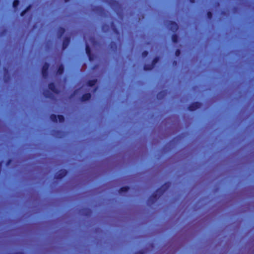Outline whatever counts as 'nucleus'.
Segmentation results:
<instances>
[{
    "label": "nucleus",
    "mask_w": 254,
    "mask_h": 254,
    "mask_svg": "<svg viewBox=\"0 0 254 254\" xmlns=\"http://www.w3.org/2000/svg\"><path fill=\"white\" fill-rule=\"evenodd\" d=\"M165 187L162 186V187L158 189L150 196L148 199L149 203L150 204H154L157 200V199L164 194L166 190L169 186V184H167V183H165Z\"/></svg>",
    "instance_id": "1"
},
{
    "label": "nucleus",
    "mask_w": 254,
    "mask_h": 254,
    "mask_svg": "<svg viewBox=\"0 0 254 254\" xmlns=\"http://www.w3.org/2000/svg\"><path fill=\"white\" fill-rule=\"evenodd\" d=\"M51 120L54 122L62 123L64 121V117L62 115H52L50 117Z\"/></svg>",
    "instance_id": "2"
},
{
    "label": "nucleus",
    "mask_w": 254,
    "mask_h": 254,
    "mask_svg": "<svg viewBox=\"0 0 254 254\" xmlns=\"http://www.w3.org/2000/svg\"><path fill=\"white\" fill-rule=\"evenodd\" d=\"M67 173V170L65 169H61L56 173L55 175V178L57 179H61L65 177Z\"/></svg>",
    "instance_id": "3"
},
{
    "label": "nucleus",
    "mask_w": 254,
    "mask_h": 254,
    "mask_svg": "<svg viewBox=\"0 0 254 254\" xmlns=\"http://www.w3.org/2000/svg\"><path fill=\"white\" fill-rule=\"evenodd\" d=\"M168 27L172 31L175 32L178 29V26L176 22L170 21L167 25Z\"/></svg>",
    "instance_id": "4"
},
{
    "label": "nucleus",
    "mask_w": 254,
    "mask_h": 254,
    "mask_svg": "<svg viewBox=\"0 0 254 254\" xmlns=\"http://www.w3.org/2000/svg\"><path fill=\"white\" fill-rule=\"evenodd\" d=\"M158 58H155L153 60V61H152V64L149 65H145L144 66V69L145 70H151L152 69L154 65L158 62Z\"/></svg>",
    "instance_id": "5"
},
{
    "label": "nucleus",
    "mask_w": 254,
    "mask_h": 254,
    "mask_svg": "<svg viewBox=\"0 0 254 254\" xmlns=\"http://www.w3.org/2000/svg\"><path fill=\"white\" fill-rule=\"evenodd\" d=\"M48 68H49V64L47 63H45L44 64V65L42 67V75L44 78H46L47 77V75H48L47 70H48Z\"/></svg>",
    "instance_id": "6"
},
{
    "label": "nucleus",
    "mask_w": 254,
    "mask_h": 254,
    "mask_svg": "<svg viewBox=\"0 0 254 254\" xmlns=\"http://www.w3.org/2000/svg\"><path fill=\"white\" fill-rule=\"evenodd\" d=\"M85 51H86V53L87 55V56H88V57L89 58V60L90 61H93V58H92V55H91V50H90V48L89 46L88 45V42L87 41L86 42Z\"/></svg>",
    "instance_id": "7"
},
{
    "label": "nucleus",
    "mask_w": 254,
    "mask_h": 254,
    "mask_svg": "<svg viewBox=\"0 0 254 254\" xmlns=\"http://www.w3.org/2000/svg\"><path fill=\"white\" fill-rule=\"evenodd\" d=\"M201 104L198 102H196L191 105L189 107V110L190 111H194L200 108Z\"/></svg>",
    "instance_id": "8"
},
{
    "label": "nucleus",
    "mask_w": 254,
    "mask_h": 254,
    "mask_svg": "<svg viewBox=\"0 0 254 254\" xmlns=\"http://www.w3.org/2000/svg\"><path fill=\"white\" fill-rule=\"evenodd\" d=\"M49 88L54 93H58L59 91L54 83L49 84Z\"/></svg>",
    "instance_id": "9"
},
{
    "label": "nucleus",
    "mask_w": 254,
    "mask_h": 254,
    "mask_svg": "<svg viewBox=\"0 0 254 254\" xmlns=\"http://www.w3.org/2000/svg\"><path fill=\"white\" fill-rule=\"evenodd\" d=\"M70 39L68 38H66L64 39L63 43V50L65 49L68 45Z\"/></svg>",
    "instance_id": "10"
},
{
    "label": "nucleus",
    "mask_w": 254,
    "mask_h": 254,
    "mask_svg": "<svg viewBox=\"0 0 254 254\" xmlns=\"http://www.w3.org/2000/svg\"><path fill=\"white\" fill-rule=\"evenodd\" d=\"M91 98V95L90 93L84 94L81 98V100L83 101H86L89 100Z\"/></svg>",
    "instance_id": "11"
},
{
    "label": "nucleus",
    "mask_w": 254,
    "mask_h": 254,
    "mask_svg": "<svg viewBox=\"0 0 254 254\" xmlns=\"http://www.w3.org/2000/svg\"><path fill=\"white\" fill-rule=\"evenodd\" d=\"M96 82H97V81L96 80H90L88 82L86 86L88 88L92 87L96 84Z\"/></svg>",
    "instance_id": "12"
},
{
    "label": "nucleus",
    "mask_w": 254,
    "mask_h": 254,
    "mask_svg": "<svg viewBox=\"0 0 254 254\" xmlns=\"http://www.w3.org/2000/svg\"><path fill=\"white\" fill-rule=\"evenodd\" d=\"M129 190V187H128V186H124V187H121L120 189V190H119V192L120 193L125 192Z\"/></svg>",
    "instance_id": "13"
},
{
    "label": "nucleus",
    "mask_w": 254,
    "mask_h": 254,
    "mask_svg": "<svg viewBox=\"0 0 254 254\" xmlns=\"http://www.w3.org/2000/svg\"><path fill=\"white\" fill-rule=\"evenodd\" d=\"M64 72V67L62 65L60 66L57 71V73L59 75H61Z\"/></svg>",
    "instance_id": "14"
},
{
    "label": "nucleus",
    "mask_w": 254,
    "mask_h": 254,
    "mask_svg": "<svg viewBox=\"0 0 254 254\" xmlns=\"http://www.w3.org/2000/svg\"><path fill=\"white\" fill-rule=\"evenodd\" d=\"M64 32V29L63 28H60L59 31V37L61 38Z\"/></svg>",
    "instance_id": "15"
},
{
    "label": "nucleus",
    "mask_w": 254,
    "mask_h": 254,
    "mask_svg": "<svg viewBox=\"0 0 254 254\" xmlns=\"http://www.w3.org/2000/svg\"><path fill=\"white\" fill-rule=\"evenodd\" d=\"M172 41L174 43H177L178 42V36L177 35H173L172 36Z\"/></svg>",
    "instance_id": "16"
},
{
    "label": "nucleus",
    "mask_w": 254,
    "mask_h": 254,
    "mask_svg": "<svg viewBox=\"0 0 254 254\" xmlns=\"http://www.w3.org/2000/svg\"><path fill=\"white\" fill-rule=\"evenodd\" d=\"M19 4V1L18 0H15L13 2V6L14 8H16Z\"/></svg>",
    "instance_id": "17"
},
{
    "label": "nucleus",
    "mask_w": 254,
    "mask_h": 254,
    "mask_svg": "<svg viewBox=\"0 0 254 254\" xmlns=\"http://www.w3.org/2000/svg\"><path fill=\"white\" fill-rule=\"evenodd\" d=\"M30 9V6H29L26 9H25V10L23 11L21 13V16H24L26 13L29 11V10Z\"/></svg>",
    "instance_id": "18"
},
{
    "label": "nucleus",
    "mask_w": 254,
    "mask_h": 254,
    "mask_svg": "<svg viewBox=\"0 0 254 254\" xmlns=\"http://www.w3.org/2000/svg\"><path fill=\"white\" fill-rule=\"evenodd\" d=\"M44 95L47 97H51V93L49 91H46L44 93Z\"/></svg>",
    "instance_id": "19"
},
{
    "label": "nucleus",
    "mask_w": 254,
    "mask_h": 254,
    "mask_svg": "<svg viewBox=\"0 0 254 254\" xmlns=\"http://www.w3.org/2000/svg\"><path fill=\"white\" fill-rule=\"evenodd\" d=\"M83 89H84V87H82L81 89H78V90H77L76 91H75V92H74V95H75L78 94V93L79 92H80L81 91L83 90Z\"/></svg>",
    "instance_id": "20"
},
{
    "label": "nucleus",
    "mask_w": 254,
    "mask_h": 254,
    "mask_svg": "<svg viewBox=\"0 0 254 254\" xmlns=\"http://www.w3.org/2000/svg\"><path fill=\"white\" fill-rule=\"evenodd\" d=\"M212 16V14L211 12L209 11L207 13V17L209 19H211Z\"/></svg>",
    "instance_id": "21"
},
{
    "label": "nucleus",
    "mask_w": 254,
    "mask_h": 254,
    "mask_svg": "<svg viewBox=\"0 0 254 254\" xmlns=\"http://www.w3.org/2000/svg\"><path fill=\"white\" fill-rule=\"evenodd\" d=\"M180 54H181L180 50H179V49L177 50L176 51V53H175L176 56L177 57H178V56H180Z\"/></svg>",
    "instance_id": "22"
},
{
    "label": "nucleus",
    "mask_w": 254,
    "mask_h": 254,
    "mask_svg": "<svg viewBox=\"0 0 254 254\" xmlns=\"http://www.w3.org/2000/svg\"><path fill=\"white\" fill-rule=\"evenodd\" d=\"M148 54V52L146 51H144L142 53V55L143 57H145Z\"/></svg>",
    "instance_id": "23"
},
{
    "label": "nucleus",
    "mask_w": 254,
    "mask_h": 254,
    "mask_svg": "<svg viewBox=\"0 0 254 254\" xmlns=\"http://www.w3.org/2000/svg\"><path fill=\"white\" fill-rule=\"evenodd\" d=\"M134 254H143V252L142 251H139L136 252Z\"/></svg>",
    "instance_id": "24"
},
{
    "label": "nucleus",
    "mask_w": 254,
    "mask_h": 254,
    "mask_svg": "<svg viewBox=\"0 0 254 254\" xmlns=\"http://www.w3.org/2000/svg\"><path fill=\"white\" fill-rule=\"evenodd\" d=\"M11 162V160L10 159H9L7 162V163H6V165H9Z\"/></svg>",
    "instance_id": "25"
},
{
    "label": "nucleus",
    "mask_w": 254,
    "mask_h": 254,
    "mask_svg": "<svg viewBox=\"0 0 254 254\" xmlns=\"http://www.w3.org/2000/svg\"><path fill=\"white\" fill-rule=\"evenodd\" d=\"M194 0H190V2L191 3H194Z\"/></svg>",
    "instance_id": "26"
},
{
    "label": "nucleus",
    "mask_w": 254,
    "mask_h": 254,
    "mask_svg": "<svg viewBox=\"0 0 254 254\" xmlns=\"http://www.w3.org/2000/svg\"><path fill=\"white\" fill-rule=\"evenodd\" d=\"M91 43H94V40H93V39H91Z\"/></svg>",
    "instance_id": "27"
},
{
    "label": "nucleus",
    "mask_w": 254,
    "mask_h": 254,
    "mask_svg": "<svg viewBox=\"0 0 254 254\" xmlns=\"http://www.w3.org/2000/svg\"><path fill=\"white\" fill-rule=\"evenodd\" d=\"M68 1H69V0H64V1L66 2H68Z\"/></svg>",
    "instance_id": "28"
},
{
    "label": "nucleus",
    "mask_w": 254,
    "mask_h": 254,
    "mask_svg": "<svg viewBox=\"0 0 254 254\" xmlns=\"http://www.w3.org/2000/svg\"><path fill=\"white\" fill-rule=\"evenodd\" d=\"M58 137H60V138H61V137H62V136H61V135H60V136H58Z\"/></svg>",
    "instance_id": "29"
},
{
    "label": "nucleus",
    "mask_w": 254,
    "mask_h": 254,
    "mask_svg": "<svg viewBox=\"0 0 254 254\" xmlns=\"http://www.w3.org/2000/svg\"><path fill=\"white\" fill-rule=\"evenodd\" d=\"M205 129H207V127H205ZM216 128V129H217V128Z\"/></svg>",
    "instance_id": "30"
},
{
    "label": "nucleus",
    "mask_w": 254,
    "mask_h": 254,
    "mask_svg": "<svg viewBox=\"0 0 254 254\" xmlns=\"http://www.w3.org/2000/svg\"><path fill=\"white\" fill-rule=\"evenodd\" d=\"M69 129H71V127H69Z\"/></svg>",
    "instance_id": "31"
},
{
    "label": "nucleus",
    "mask_w": 254,
    "mask_h": 254,
    "mask_svg": "<svg viewBox=\"0 0 254 254\" xmlns=\"http://www.w3.org/2000/svg\"><path fill=\"white\" fill-rule=\"evenodd\" d=\"M83 129H85V127H83Z\"/></svg>",
    "instance_id": "32"
},
{
    "label": "nucleus",
    "mask_w": 254,
    "mask_h": 254,
    "mask_svg": "<svg viewBox=\"0 0 254 254\" xmlns=\"http://www.w3.org/2000/svg\"><path fill=\"white\" fill-rule=\"evenodd\" d=\"M113 128H114V129H115L116 128H115V127H114Z\"/></svg>",
    "instance_id": "33"
},
{
    "label": "nucleus",
    "mask_w": 254,
    "mask_h": 254,
    "mask_svg": "<svg viewBox=\"0 0 254 254\" xmlns=\"http://www.w3.org/2000/svg\"><path fill=\"white\" fill-rule=\"evenodd\" d=\"M234 129H236V127H234Z\"/></svg>",
    "instance_id": "34"
},
{
    "label": "nucleus",
    "mask_w": 254,
    "mask_h": 254,
    "mask_svg": "<svg viewBox=\"0 0 254 254\" xmlns=\"http://www.w3.org/2000/svg\"><path fill=\"white\" fill-rule=\"evenodd\" d=\"M8 129H9L10 128H7Z\"/></svg>",
    "instance_id": "35"
}]
</instances>
